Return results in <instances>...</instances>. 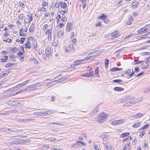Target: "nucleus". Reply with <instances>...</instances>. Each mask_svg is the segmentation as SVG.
I'll list each match as a JSON object with an SVG mask.
<instances>
[{
	"label": "nucleus",
	"mask_w": 150,
	"mask_h": 150,
	"mask_svg": "<svg viewBox=\"0 0 150 150\" xmlns=\"http://www.w3.org/2000/svg\"><path fill=\"white\" fill-rule=\"evenodd\" d=\"M94 147L95 150H100L97 145L95 144L94 146Z\"/></svg>",
	"instance_id": "obj_58"
},
{
	"label": "nucleus",
	"mask_w": 150,
	"mask_h": 150,
	"mask_svg": "<svg viewBox=\"0 0 150 150\" xmlns=\"http://www.w3.org/2000/svg\"><path fill=\"white\" fill-rule=\"evenodd\" d=\"M140 125V123L137 122L133 125L132 126L134 128H136L139 126Z\"/></svg>",
	"instance_id": "obj_33"
},
{
	"label": "nucleus",
	"mask_w": 150,
	"mask_h": 150,
	"mask_svg": "<svg viewBox=\"0 0 150 150\" xmlns=\"http://www.w3.org/2000/svg\"><path fill=\"white\" fill-rule=\"evenodd\" d=\"M8 59V56H7L5 55V56H4L1 59V60L0 61V62H5Z\"/></svg>",
	"instance_id": "obj_20"
},
{
	"label": "nucleus",
	"mask_w": 150,
	"mask_h": 150,
	"mask_svg": "<svg viewBox=\"0 0 150 150\" xmlns=\"http://www.w3.org/2000/svg\"><path fill=\"white\" fill-rule=\"evenodd\" d=\"M147 37L150 38V32L147 33L146 34L144 35V37H142V38H143V39Z\"/></svg>",
	"instance_id": "obj_38"
},
{
	"label": "nucleus",
	"mask_w": 150,
	"mask_h": 150,
	"mask_svg": "<svg viewBox=\"0 0 150 150\" xmlns=\"http://www.w3.org/2000/svg\"><path fill=\"white\" fill-rule=\"evenodd\" d=\"M13 64L11 63H7L5 65V67L7 68H9L11 67V66H13Z\"/></svg>",
	"instance_id": "obj_46"
},
{
	"label": "nucleus",
	"mask_w": 150,
	"mask_h": 150,
	"mask_svg": "<svg viewBox=\"0 0 150 150\" xmlns=\"http://www.w3.org/2000/svg\"><path fill=\"white\" fill-rule=\"evenodd\" d=\"M78 143H81V144H83V143L82 142H79V141H78L77 142V143H76V144H73V145H72V147H75V148H77V147H79V144H78Z\"/></svg>",
	"instance_id": "obj_26"
},
{
	"label": "nucleus",
	"mask_w": 150,
	"mask_h": 150,
	"mask_svg": "<svg viewBox=\"0 0 150 150\" xmlns=\"http://www.w3.org/2000/svg\"><path fill=\"white\" fill-rule=\"evenodd\" d=\"M96 56V55L91 56H90L88 57H86L85 58L83 59H79L76 60L74 62V63L76 65H77L79 64H80V62H82V61L84 62L85 61H86L91 59V57H93H93H95Z\"/></svg>",
	"instance_id": "obj_3"
},
{
	"label": "nucleus",
	"mask_w": 150,
	"mask_h": 150,
	"mask_svg": "<svg viewBox=\"0 0 150 150\" xmlns=\"http://www.w3.org/2000/svg\"><path fill=\"white\" fill-rule=\"evenodd\" d=\"M68 12V9H66L64 11L62 10L59 11V13L61 14L64 15V13H67Z\"/></svg>",
	"instance_id": "obj_34"
},
{
	"label": "nucleus",
	"mask_w": 150,
	"mask_h": 150,
	"mask_svg": "<svg viewBox=\"0 0 150 150\" xmlns=\"http://www.w3.org/2000/svg\"><path fill=\"white\" fill-rule=\"evenodd\" d=\"M51 124H56V125H61V123L60 122H52V123H50L47 124V125H48V126H50V125H51Z\"/></svg>",
	"instance_id": "obj_30"
},
{
	"label": "nucleus",
	"mask_w": 150,
	"mask_h": 150,
	"mask_svg": "<svg viewBox=\"0 0 150 150\" xmlns=\"http://www.w3.org/2000/svg\"><path fill=\"white\" fill-rule=\"evenodd\" d=\"M71 42L73 44H76L77 42V40H76V38H74L72 40Z\"/></svg>",
	"instance_id": "obj_57"
},
{
	"label": "nucleus",
	"mask_w": 150,
	"mask_h": 150,
	"mask_svg": "<svg viewBox=\"0 0 150 150\" xmlns=\"http://www.w3.org/2000/svg\"><path fill=\"white\" fill-rule=\"evenodd\" d=\"M18 50V48L16 47H11L10 49V50L12 51V52L13 53H15Z\"/></svg>",
	"instance_id": "obj_24"
},
{
	"label": "nucleus",
	"mask_w": 150,
	"mask_h": 150,
	"mask_svg": "<svg viewBox=\"0 0 150 150\" xmlns=\"http://www.w3.org/2000/svg\"><path fill=\"white\" fill-rule=\"evenodd\" d=\"M130 144V143L129 142V143H128L126 144L125 145V148L129 149H130V146H129Z\"/></svg>",
	"instance_id": "obj_50"
},
{
	"label": "nucleus",
	"mask_w": 150,
	"mask_h": 150,
	"mask_svg": "<svg viewBox=\"0 0 150 150\" xmlns=\"http://www.w3.org/2000/svg\"><path fill=\"white\" fill-rule=\"evenodd\" d=\"M37 43L36 42H35L33 43V47L34 49H35L37 47Z\"/></svg>",
	"instance_id": "obj_56"
},
{
	"label": "nucleus",
	"mask_w": 150,
	"mask_h": 150,
	"mask_svg": "<svg viewBox=\"0 0 150 150\" xmlns=\"http://www.w3.org/2000/svg\"><path fill=\"white\" fill-rule=\"evenodd\" d=\"M107 17L106 15L103 13L102 16L99 18L103 20L104 18H106Z\"/></svg>",
	"instance_id": "obj_52"
},
{
	"label": "nucleus",
	"mask_w": 150,
	"mask_h": 150,
	"mask_svg": "<svg viewBox=\"0 0 150 150\" xmlns=\"http://www.w3.org/2000/svg\"><path fill=\"white\" fill-rule=\"evenodd\" d=\"M47 4L46 1H43L42 3V5L43 6H46L47 5Z\"/></svg>",
	"instance_id": "obj_61"
},
{
	"label": "nucleus",
	"mask_w": 150,
	"mask_h": 150,
	"mask_svg": "<svg viewBox=\"0 0 150 150\" xmlns=\"http://www.w3.org/2000/svg\"><path fill=\"white\" fill-rule=\"evenodd\" d=\"M25 48H28L29 49H30L31 47V45L30 43L28 44H25Z\"/></svg>",
	"instance_id": "obj_39"
},
{
	"label": "nucleus",
	"mask_w": 150,
	"mask_h": 150,
	"mask_svg": "<svg viewBox=\"0 0 150 150\" xmlns=\"http://www.w3.org/2000/svg\"><path fill=\"white\" fill-rule=\"evenodd\" d=\"M105 147L106 149V150H111V145L109 144H106L105 145Z\"/></svg>",
	"instance_id": "obj_28"
},
{
	"label": "nucleus",
	"mask_w": 150,
	"mask_h": 150,
	"mask_svg": "<svg viewBox=\"0 0 150 150\" xmlns=\"http://www.w3.org/2000/svg\"><path fill=\"white\" fill-rule=\"evenodd\" d=\"M20 144L18 140H16L14 141H12L8 143V145L18 144Z\"/></svg>",
	"instance_id": "obj_19"
},
{
	"label": "nucleus",
	"mask_w": 150,
	"mask_h": 150,
	"mask_svg": "<svg viewBox=\"0 0 150 150\" xmlns=\"http://www.w3.org/2000/svg\"><path fill=\"white\" fill-rule=\"evenodd\" d=\"M21 120L22 121L26 122V121H30V120H34V119H29L25 118V119H21Z\"/></svg>",
	"instance_id": "obj_54"
},
{
	"label": "nucleus",
	"mask_w": 150,
	"mask_h": 150,
	"mask_svg": "<svg viewBox=\"0 0 150 150\" xmlns=\"http://www.w3.org/2000/svg\"><path fill=\"white\" fill-rule=\"evenodd\" d=\"M112 124L114 125H119L117 120H115L112 121Z\"/></svg>",
	"instance_id": "obj_48"
},
{
	"label": "nucleus",
	"mask_w": 150,
	"mask_h": 150,
	"mask_svg": "<svg viewBox=\"0 0 150 150\" xmlns=\"http://www.w3.org/2000/svg\"><path fill=\"white\" fill-rule=\"evenodd\" d=\"M105 67L106 68L108 67V65L109 63V60L108 59H106L105 60Z\"/></svg>",
	"instance_id": "obj_47"
},
{
	"label": "nucleus",
	"mask_w": 150,
	"mask_h": 150,
	"mask_svg": "<svg viewBox=\"0 0 150 150\" xmlns=\"http://www.w3.org/2000/svg\"><path fill=\"white\" fill-rule=\"evenodd\" d=\"M55 5L56 8H58L59 6V4L58 2L56 3Z\"/></svg>",
	"instance_id": "obj_64"
},
{
	"label": "nucleus",
	"mask_w": 150,
	"mask_h": 150,
	"mask_svg": "<svg viewBox=\"0 0 150 150\" xmlns=\"http://www.w3.org/2000/svg\"><path fill=\"white\" fill-rule=\"evenodd\" d=\"M39 84V83H36L33 84L29 86L30 87V88H31V89H32L33 88H34L35 86L38 85Z\"/></svg>",
	"instance_id": "obj_40"
},
{
	"label": "nucleus",
	"mask_w": 150,
	"mask_h": 150,
	"mask_svg": "<svg viewBox=\"0 0 150 150\" xmlns=\"http://www.w3.org/2000/svg\"><path fill=\"white\" fill-rule=\"evenodd\" d=\"M122 70L123 69L121 68L114 67L111 68L110 69V71L112 72H115L117 71H120Z\"/></svg>",
	"instance_id": "obj_14"
},
{
	"label": "nucleus",
	"mask_w": 150,
	"mask_h": 150,
	"mask_svg": "<svg viewBox=\"0 0 150 150\" xmlns=\"http://www.w3.org/2000/svg\"><path fill=\"white\" fill-rule=\"evenodd\" d=\"M99 110V108L96 107L92 111V112L90 113V115H93L94 114L98 112Z\"/></svg>",
	"instance_id": "obj_17"
},
{
	"label": "nucleus",
	"mask_w": 150,
	"mask_h": 150,
	"mask_svg": "<svg viewBox=\"0 0 150 150\" xmlns=\"http://www.w3.org/2000/svg\"><path fill=\"white\" fill-rule=\"evenodd\" d=\"M10 72V71L9 70H6L4 71H3L2 73H3L2 74L4 76H7L8 74H9Z\"/></svg>",
	"instance_id": "obj_29"
},
{
	"label": "nucleus",
	"mask_w": 150,
	"mask_h": 150,
	"mask_svg": "<svg viewBox=\"0 0 150 150\" xmlns=\"http://www.w3.org/2000/svg\"><path fill=\"white\" fill-rule=\"evenodd\" d=\"M23 92V89H22L16 92L15 93H14L12 94V95L14 96L18 94L22 93Z\"/></svg>",
	"instance_id": "obj_35"
},
{
	"label": "nucleus",
	"mask_w": 150,
	"mask_h": 150,
	"mask_svg": "<svg viewBox=\"0 0 150 150\" xmlns=\"http://www.w3.org/2000/svg\"><path fill=\"white\" fill-rule=\"evenodd\" d=\"M34 114L41 116H47L46 111L37 112H34Z\"/></svg>",
	"instance_id": "obj_9"
},
{
	"label": "nucleus",
	"mask_w": 150,
	"mask_h": 150,
	"mask_svg": "<svg viewBox=\"0 0 150 150\" xmlns=\"http://www.w3.org/2000/svg\"><path fill=\"white\" fill-rule=\"evenodd\" d=\"M143 92L144 93H147L150 92V89L147 88L145 89L143 91Z\"/></svg>",
	"instance_id": "obj_45"
},
{
	"label": "nucleus",
	"mask_w": 150,
	"mask_h": 150,
	"mask_svg": "<svg viewBox=\"0 0 150 150\" xmlns=\"http://www.w3.org/2000/svg\"><path fill=\"white\" fill-rule=\"evenodd\" d=\"M119 32L118 31L116 30L114 32L112 33L111 34V36L112 38H117L119 36Z\"/></svg>",
	"instance_id": "obj_15"
},
{
	"label": "nucleus",
	"mask_w": 150,
	"mask_h": 150,
	"mask_svg": "<svg viewBox=\"0 0 150 150\" xmlns=\"http://www.w3.org/2000/svg\"><path fill=\"white\" fill-rule=\"evenodd\" d=\"M132 99H131V100H132L133 102L134 103V104L136 103H139L141 102L143 99V98L142 97L141 100H139L138 99L135 98L133 96H132Z\"/></svg>",
	"instance_id": "obj_13"
},
{
	"label": "nucleus",
	"mask_w": 150,
	"mask_h": 150,
	"mask_svg": "<svg viewBox=\"0 0 150 150\" xmlns=\"http://www.w3.org/2000/svg\"><path fill=\"white\" fill-rule=\"evenodd\" d=\"M22 31L23 32V28H21L20 30V32L19 33V35H20V36H25L26 35V34H22L21 33V31Z\"/></svg>",
	"instance_id": "obj_41"
},
{
	"label": "nucleus",
	"mask_w": 150,
	"mask_h": 150,
	"mask_svg": "<svg viewBox=\"0 0 150 150\" xmlns=\"http://www.w3.org/2000/svg\"><path fill=\"white\" fill-rule=\"evenodd\" d=\"M108 115L104 113H102L99 114L98 117L94 119L95 121L99 123L103 122L108 118Z\"/></svg>",
	"instance_id": "obj_1"
},
{
	"label": "nucleus",
	"mask_w": 150,
	"mask_h": 150,
	"mask_svg": "<svg viewBox=\"0 0 150 150\" xmlns=\"http://www.w3.org/2000/svg\"><path fill=\"white\" fill-rule=\"evenodd\" d=\"M30 89H31V88H30L29 86H26L25 88L23 89V92Z\"/></svg>",
	"instance_id": "obj_44"
},
{
	"label": "nucleus",
	"mask_w": 150,
	"mask_h": 150,
	"mask_svg": "<svg viewBox=\"0 0 150 150\" xmlns=\"http://www.w3.org/2000/svg\"><path fill=\"white\" fill-rule=\"evenodd\" d=\"M35 27V25L33 23L30 26L29 29V31L31 33H33L34 31L33 29Z\"/></svg>",
	"instance_id": "obj_25"
},
{
	"label": "nucleus",
	"mask_w": 150,
	"mask_h": 150,
	"mask_svg": "<svg viewBox=\"0 0 150 150\" xmlns=\"http://www.w3.org/2000/svg\"><path fill=\"white\" fill-rule=\"evenodd\" d=\"M23 14H21L18 15V17L19 19H22L23 18Z\"/></svg>",
	"instance_id": "obj_60"
},
{
	"label": "nucleus",
	"mask_w": 150,
	"mask_h": 150,
	"mask_svg": "<svg viewBox=\"0 0 150 150\" xmlns=\"http://www.w3.org/2000/svg\"><path fill=\"white\" fill-rule=\"evenodd\" d=\"M7 104L11 106H20L23 105V103L19 102L18 101L16 100H9L7 101Z\"/></svg>",
	"instance_id": "obj_2"
},
{
	"label": "nucleus",
	"mask_w": 150,
	"mask_h": 150,
	"mask_svg": "<svg viewBox=\"0 0 150 150\" xmlns=\"http://www.w3.org/2000/svg\"><path fill=\"white\" fill-rule=\"evenodd\" d=\"M48 27V25L47 24H45L42 28V30H45Z\"/></svg>",
	"instance_id": "obj_53"
},
{
	"label": "nucleus",
	"mask_w": 150,
	"mask_h": 150,
	"mask_svg": "<svg viewBox=\"0 0 150 150\" xmlns=\"http://www.w3.org/2000/svg\"><path fill=\"white\" fill-rule=\"evenodd\" d=\"M72 25V24L70 22H68L67 26V30L68 32H69L71 30V28Z\"/></svg>",
	"instance_id": "obj_12"
},
{
	"label": "nucleus",
	"mask_w": 150,
	"mask_h": 150,
	"mask_svg": "<svg viewBox=\"0 0 150 150\" xmlns=\"http://www.w3.org/2000/svg\"><path fill=\"white\" fill-rule=\"evenodd\" d=\"M144 115V114L141 113H137L136 115H135L134 117V118L137 119L138 118L141 117H142Z\"/></svg>",
	"instance_id": "obj_18"
},
{
	"label": "nucleus",
	"mask_w": 150,
	"mask_h": 150,
	"mask_svg": "<svg viewBox=\"0 0 150 150\" xmlns=\"http://www.w3.org/2000/svg\"><path fill=\"white\" fill-rule=\"evenodd\" d=\"M19 6L22 7L24 8V4L22 2H19Z\"/></svg>",
	"instance_id": "obj_62"
},
{
	"label": "nucleus",
	"mask_w": 150,
	"mask_h": 150,
	"mask_svg": "<svg viewBox=\"0 0 150 150\" xmlns=\"http://www.w3.org/2000/svg\"><path fill=\"white\" fill-rule=\"evenodd\" d=\"M69 48L70 50L72 52H74L75 51V48H74L73 45L72 44L70 45L69 46Z\"/></svg>",
	"instance_id": "obj_27"
},
{
	"label": "nucleus",
	"mask_w": 150,
	"mask_h": 150,
	"mask_svg": "<svg viewBox=\"0 0 150 150\" xmlns=\"http://www.w3.org/2000/svg\"><path fill=\"white\" fill-rule=\"evenodd\" d=\"M60 3V6L62 8H65L67 7V5L65 3H62L61 1Z\"/></svg>",
	"instance_id": "obj_21"
},
{
	"label": "nucleus",
	"mask_w": 150,
	"mask_h": 150,
	"mask_svg": "<svg viewBox=\"0 0 150 150\" xmlns=\"http://www.w3.org/2000/svg\"><path fill=\"white\" fill-rule=\"evenodd\" d=\"M138 5L137 3L136 2H133L131 5V7L132 8H135L137 7Z\"/></svg>",
	"instance_id": "obj_23"
},
{
	"label": "nucleus",
	"mask_w": 150,
	"mask_h": 150,
	"mask_svg": "<svg viewBox=\"0 0 150 150\" xmlns=\"http://www.w3.org/2000/svg\"><path fill=\"white\" fill-rule=\"evenodd\" d=\"M108 137V135L107 134H103L100 136L101 138L103 140L105 139Z\"/></svg>",
	"instance_id": "obj_36"
},
{
	"label": "nucleus",
	"mask_w": 150,
	"mask_h": 150,
	"mask_svg": "<svg viewBox=\"0 0 150 150\" xmlns=\"http://www.w3.org/2000/svg\"><path fill=\"white\" fill-rule=\"evenodd\" d=\"M132 96L130 95L127 96L123 98L121 100L122 102H127L129 100L132 99Z\"/></svg>",
	"instance_id": "obj_8"
},
{
	"label": "nucleus",
	"mask_w": 150,
	"mask_h": 150,
	"mask_svg": "<svg viewBox=\"0 0 150 150\" xmlns=\"http://www.w3.org/2000/svg\"><path fill=\"white\" fill-rule=\"evenodd\" d=\"M103 21L106 24L108 23L109 21L106 18H104L103 19Z\"/></svg>",
	"instance_id": "obj_59"
},
{
	"label": "nucleus",
	"mask_w": 150,
	"mask_h": 150,
	"mask_svg": "<svg viewBox=\"0 0 150 150\" xmlns=\"http://www.w3.org/2000/svg\"><path fill=\"white\" fill-rule=\"evenodd\" d=\"M92 68H91L90 69L89 71L90 72L89 73H86L84 74H81V76H84L86 77H89L91 76L92 74H91V70L92 69Z\"/></svg>",
	"instance_id": "obj_10"
},
{
	"label": "nucleus",
	"mask_w": 150,
	"mask_h": 150,
	"mask_svg": "<svg viewBox=\"0 0 150 150\" xmlns=\"http://www.w3.org/2000/svg\"><path fill=\"white\" fill-rule=\"evenodd\" d=\"M134 104V103L133 102L132 100L127 102L124 105V106L127 107L132 106Z\"/></svg>",
	"instance_id": "obj_11"
},
{
	"label": "nucleus",
	"mask_w": 150,
	"mask_h": 150,
	"mask_svg": "<svg viewBox=\"0 0 150 150\" xmlns=\"http://www.w3.org/2000/svg\"><path fill=\"white\" fill-rule=\"evenodd\" d=\"M145 27H143L142 28L139 29L137 31V33L139 34H142L144 33H146L148 30L146 28H144Z\"/></svg>",
	"instance_id": "obj_6"
},
{
	"label": "nucleus",
	"mask_w": 150,
	"mask_h": 150,
	"mask_svg": "<svg viewBox=\"0 0 150 150\" xmlns=\"http://www.w3.org/2000/svg\"><path fill=\"white\" fill-rule=\"evenodd\" d=\"M114 90L118 91H122L124 90V89L120 87H115L114 88Z\"/></svg>",
	"instance_id": "obj_22"
},
{
	"label": "nucleus",
	"mask_w": 150,
	"mask_h": 150,
	"mask_svg": "<svg viewBox=\"0 0 150 150\" xmlns=\"http://www.w3.org/2000/svg\"><path fill=\"white\" fill-rule=\"evenodd\" d=\"M58 42L57 40H54L52 42V45L54 46H56L58 44Z\"/></svg>",
	"instance_id": "obj_42"
},
{
	"label": "nucleus",
	"mask_w": 150,
	"mask_h": 150,
	"mask_svg": "<svg viewBox=\"0 0 150 150\" xmlns=\"http://www.w3.org/2000/svg\"><path fill=\"white\" fill-rule=\"evenodd\" d=\"M129 134L130 133L129 132H126L125 133H123L121 134V135L120 136V137L121 138H123L129 135Z\"/></svg>",
	"instance_id": "obj_31"
},
{
	"label": "nucleus",
	"mask_w": 150,
	"mask_h": 150,
	"mask_svg": "<svg viewBox=\"0 0 150 150\" xmlns=\"http://www.w3.org/2000/svg\"><path fill=\"white\" fill-rule=\"evenodd\" d=\"M64 32L62 31H59L58 33V35L59 37H62L63 35Z\"/></svg>",
	"instance_id": "obj_43"
},
{
	"label": "nucleus",
	"mask_w": 150,
	"mask_h": 150,
	"mask_svg": "<svg viewBox=\"0 0 150 150\" xmlns=\"http://www.w3.org/2000/svg\"><path fill=\"white\" fill-rule=\"evenodd\" d=\"M112 81L116 83H119V82H122V80L120 79H118L116 80H114Z\"/></svg>",
	"instance_id": "obj_51"
},
{
	"label": "nucleus",
	"mask_w": 150,
	"mask_h": 150,
	"mask_svg": "<svg viewBox=\"0 0 150 150\" xmlns=\"http://www.w3.org/2000/svg\"><path fill=\"white\" fill-rule=\"evenodd\" d=\"M45 52L47 56L49 57L51 56L52 55L51 49L50 47H47Z\"/></svg>",
	"instance_id": "obj_7"
},
{
	"label": "nucleus",
	"mask_w": 150,
	"mask_h": 150,
	"mask_svg": "<svg viewBox=\"0 0 150 150\" xmlns=\"http://www.w3.org/2000/svg\"><path fill=\"white\" fill-rule=\"evenodd\" d=\"M19 51L23 52L24 51V48L22 46L20 47L18 49Z\"/></svg>",
	"instance_id": "obj_63"
},
{
	"label": "nucleus",
	"mask_w": 150,
	"mask_h": 150,
	"mask_svg": "<svg viewBox=\"0 0 150 150\" xmlns=\"http://www.w3.org/2000/svg\"><path fill=\"white\" fill-rule=\"evenodd\" d=\"M45 34L48 35V39L51 40L52 38V32L50 29H47L46 30Z\"/></svg>",
	"instance_id": "obj_5"
},
{
	"label": "nucleus",
	"mask_w": 150,
	"mask_h": 150,
	"mask_svg": "<svg viewBox=\"0 0 150 150\" xmlns=\"http://www.w3.org/2000/svg\"><path fill=\"white\" fill-rule=\"evenodd\" d=\"M134 20L133 17L131 15H129L128 17V19L126 21V23L127 25H131L132 24V21Z\"/></svg>",
	"instance_id": "obj_4"
},
{
	"label": "nucleus",
	"mask_w": 150,
	"mask_h": 150,
	"mask_svg": "<svg viewBox=\"0 0 150 150\" xmlns=\"http://www.w3.org/2000/svg\"><path fill=\"white\" fill-rule=\"evenodd\" d=\"M46 111V114H47V116L48 115H51L52 114L54 113L57 112L56 111H55L54 110H48L47 111Z\"/></svg>",
	"instance_id": "obj_16"
},
{
	"label": "nucleus",
	"mask_w": 150,
	"mask_h": 150,
	"mask_svg": "<svg viewBox=\"0 0 150 150\" xmlns=\"http://www.w3.org/2000/svg\"><path fill=\"white\" fill-rule=\"evenodd\" d=\"M145 132H141L140 133L139 137L140 138L142 137L145 134Z\"/></svg>",
	"instance_id": "obj_55"
},
{
	"label": "nucleus",
	"mask_w": 150,
	"mask_h": 150,
	"mask_svg": "<svg viewBox=\"0 0 150 150\" xmlns=\"http://www.w3.org/2000/svg\"><path fill=\"white\" fill-rule=\"evenodd\" d=\"M118 124L120 123H123L125 122V120L123 119H120L119 120H117Z\"/></svg>",
	"instance_id": "obj_49"
},
{
	"label": "nucleus",
	"mask_w": 150,
	"mask_h": 150,
	"mask_svg": "<svg viewBox=\"0 0 150 150\" xmlns=\"http://www.w3.org/2000/svg\"><path fill=\"white\" fill-rule=\"evenodd\" d=\"M149 126V124H147L145 125L143 127H142L141 129L140 130L144 129H147Z\"/></svg>",
	"instance_id": "obj_37"
},
{
	"label": "nucleus",
	"mask_w": 150,
	"mask_h": 150,
	"mask_svg": "<svg viewBox=\"0 0 150 150\" xmlns=\"http://www.w3.org/2000/svg\"><path fill=\"white\" fill-rule=\"evenodd\" d=\"M27 16L29 18V21H28L27 22L30 23V22L33 20V14L31 13L30 14V15H27Z\"/></svg>",
	"instance_id": "obj_32"
}]
</instances>
